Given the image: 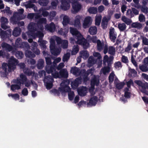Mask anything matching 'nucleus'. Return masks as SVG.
<instances>
[{"instance_id": "obj_4", "label": "nucleus", "mask_w": 148, "mask_h": 148, "mask_svg": "<svg viewBox=\"0 0 148 148\" xmlns=\"http://www.w3.org/2000/svg\"><path fill=\"white\" fill-rule=\"evenodd\" d=\"M27 78L26 75L22 73L20 75L19 77L17 78L16 79H15L14 81V83L20 85H23L25 82L27 81Z\"/></svg>"}, {"instance_id": "obj_21", "label": "nucleus", "mask_w": 148, "mask_h": 148, "mask_svg": "<svg viewBox=\"0 0 148 148\" xmlns=\"http://www.w3.org/2000/svg\"><path fill=\"white\" fill-rule=\"evenodd\" d=\"M44 35L42 32L40 31H38L36 33L35 32L31 36L33 38H35L37 37L39 38V39L42 38Z\"/></svg>"}, {"instance_id": "obj_57", "label": "nucleus", "mask_w": 148, "mask_h": 148, "mask_svg": "<svg viewBox=\"0 0 148 148\" xmlns=\"http://www.w3.org/2000/svg\"><path fill=\"white\" fill-rule=\"evenodd\" d=\"M139 69L143 72H146L148 70V68L146 65H142L140 66Z\"/></svg>"}, {"instance_id": "obj_40", "label": "nucleus", "mask_w": 148, "mask_h": 148, "mask_svg": "<svg viewBox=\"0 0 148 148\" xmlns=\"http://www.w3.org/2000/svg\"><path fill=\"white\" fill-rule=\"evenodd\" d=\"M20 48H23L25 49L28 50L30 48V47L28 42H22Z\"/></svg>"}, {"instance_id": "obj_13", "label": "nucleus", "mask_w": 148, "mask_h": 148, "mask_svg": "<svg viewBox=\"0 0 148 148\" xmlns=\"http://www.w3.org/2000/svg\"><path fill=\"white\" fill-rule=\"evenodd\" d=\"M92 23L91 17L90 16L86 17L83 23V27L84 28H86L89 27Z\"/></svg>"}, {"instance_id": "obj_39", "label": "nucleus", "mask_w": 148, "mask_h": 148, "mask_svg": "<svg viewBox=\"0 0 148 148\" xmlns=\"http://www.w3.org/2000/svg\"><path fill=\"white\" fill-rule=\"evenodd\" d=\"M99 80L96 77H95L91 80V83L93 85H96L97 86H98L99 84Z\"/></svg>"}, {"instance_id": "obj_10", "label": "nucleus", "mask_w": 148, "mask_h": 148, "mask_svg": "<svg viewBox=\"0 0 148 148\" xmlns=\"http://www.w3.org/2000/svg\"><path fill=\"white\" fill-rule=\"evenodd\" d=\"M82 81V79L81 77L76 78L73 81L71 82V85L72 88H77L79 84L81 83Z\"/></svg>"}, {"instance_id": "obj_44", "label": "nucleus", "mask_w": 148, "mask_h": 148, "mask_svg": "<svg viewBox=\"0 0 148 148\" xmlns=\"http://www.w3.org/2000/svg\"><path fill=\"white\" fill-rule=\"evenodd\" d=\"M70 57V53H67L64 54L62 60L63 62H67L69 59Z\"/></svg>"}, {"instance_id": "obj_33", "label": "nucleus", "mask_w": 148, "mask_h": 148, "mask_svg": "<svg viewBox=\"0 0 148 148\" xmlns=\"http://www.w3.org/2000/svg\"><path fill=\"white\" fill-rule=\"evenodd\" d=\"M44 62L43 60L42 59H39L38 61L37 64V67L39 69H41L43 68L44 66Z\"/></svg>"}, {"instance_id": "obj_36", "label": "nucleus", "mask_w": 148, "mask_h": 148, "mask_svg": "<svg viewBox=\"0 0 148 148\" xmlns=\"http://www.w3.org/2000/svg\"><path fill=\"white\" fill-rule=\"evenodd\" d=\"M47 66H46V70L47 71V72L49 73H53V71H56L55 67L54 66H51L50 67Z\"/></svg>"}, {"instance_id": "obj_31", "label": "nucleus", "mask_w": 148, "mask_h": 148, "mask_svg": "<svg viewBox=\"0 0 148 148\" xmlns=\"http://www.w3.org/2000/svg\"><path fill=\"white\" fill-rule=\"evenodd\" d=\"M35 54H36L35 53ZM25 56L27 58H34L36 56L34 53H32V51H30L27 50L25 53Z\"/></svg>"}, {"instance_id": "obj_35", "label": "nucleus", "mask_w": 148, "mask_h": 148, "mask_svg": "<svg viewBox=\"0 0 148 148\" xmlns=\"http://www.w3.org/2000/svg\"><path fill=\"white\" fill-rule=\"evenodd\" d=\"M70 22V18L68 16L65 15L64 16L63 18V21H62V24L64 26L66 25L69 24Z\"/></svg>"}, {"instance_id": "obj_18", "label": "nucleus", "mask_w": 148, "mask_h": 148, "mask_svg": "<svg viewBox=\"0 0 148 148\" xmlns=\"http://www.w3.org/2000/svg\"><path fill=\"white\" fill-rule=\"evenodd\" d=\"M59 75L60 78H67L68 77V73L66 69H63L60 71Z\"/></svg>"}, {"instance_id": "obj_56", "label": "nucleus", "mask_w": 148, "mask_h": 148, "mask_svg": "<svg viewBox=\"0 0 148 148\" xmlns=\"http://www.w3.org/2000/svg\"><path fill=\"white\" fill-rule=\"evenodd\" d=\"M9 97H11L12 98L16 100L17 99H19V96L18 94L16 93L14 94H9L8 95Z\"/></svg>"}, {"instance_id": "obj_26", "label": "nucleus", "mask_w": 148, "mask_h": 148, "mask_svg": "<svg viewBox=\"0 0 148 148\" xmlns=\"http://www.w3.org/2000/svg\"><path fill=\"white\" fill-rule=\"evenodd\" d=\"M38 42L39 43V44L41 48L44 49H46L47 47L45 45L47 43V41L46 40H43L42 38L40 39H38Z\"/></svg>"}, {"instance_id": "obj_58", "label": "nucleus", "mask_w": 148, "mask_h": 148, "mask_svg": "<svg viewBox=\"0 0 148 148\" xmlns=\"http://www.w3.org/2000/svg\"><path fill=\"white\" fill-rule=\"evenodd\" d=\"M45 60L47 64L46 66H49L50 65H51L52 62L50 58L49 57H45Z\"/></svg>"}, {"instance_id": "obj_24", "label": "nucleus", "mask_w": 148, "mask_h": 148, "mask_svg": "<svg viewBox=\"0 0 148 148\" xmlns=\"http://www.w3.org/2000/svg\"><path fill=\"white\" fill-rule=\"evenodd\" d=\"M80 56L84 59H86L89 56V54L87 50H83L80 52Z\"/></svg>"}, {"instance_id": "obj_29", "label": "nucleus", "mask_w": 148, "mask_h": 148, "mask_svg": "<svg viewBox=\"0 0 148 148\" xmlns=\"http://www.w3.org/2000/svg\"><path fill=\"white\" fill-rule=\"evenodd\" d=\"M21 29L18 27H16L14 28L12 32V35L15 37L19 36L21 32Z\"/></svg>"}, {"instance_id": "obj_38", "label": "nucleus", "mask_w": 148, "mask_h": 148, "mask_svg": "<svg viewBox=\"0 0 148 148\" xmlns=\"http://www.w3.org/2000/svg\"><path fill=\"white\" fill-rule=\"evenodd\" d=\"M118 27L120 31L122 32L124 31L126 28V26L124 23H119L118 25Z\"/></svg>"}, {"instance_id": "obj_3", "label": "nucleus", "mask_w": 148, "mask_h": 148, "mask_svg": "<svg viewBox=\"0 0 148 148\" xmlns=\"http://www.w3.org/2000/svg\"><path fill=\"white\" fill-rule=\"evenodd\" d=\"M33 39L31 38H29L28 40V41L29 43H32L30 47V49L36 54L39 55L40 53V52L39 50L37 48L38 44L36 42H33Z\"/></svg>"}, {"instance_id": "obj_5", "label": "nucleus", "mask_w": 148, "mask_h": 148, "mask_svg": "<svg viewBox=\"0 0 148 148\" xmlns=\"http://www.w3.org/2000/svg\"><path fill=\"white\" fill-rule=\"evenodd\" d=\"M76 42L77 44L82 45L84 49H86L89 47V43L88 42L86 39L84 38L82 36V37L77 40Z\"/></svg>"}, {"instance_id": "obj_63", "label": "nucleus", "mask_w": 148, "mask_h": 148, "mask_svg": "<svg viewBox=\"0 0 148 148\" xmlns=\"http://www.w3.org/2000/svg\"><path fill=\"white\" fill-rule=\"evenodd\" d=\"M103 53L106 54L108 51V44H107L104 45L103 47Z\"/></svg>"}, {"instance_id": "obj_7", "label": "nucleus", "mask_w": 148, "mask_h": 148, "mask_svg": "<svg viewBox=\"0 0 148 148\" xmlns=\"http://www.w3.org/2000/svg\"><path fill=\"white\" fill-rule=\"evenodd\" d=\"M70 31L71 34L75 37L77 40L82 36V34L76 28L70 27Z\"/></svg>"}, {"instance_id": "obj_19", "label": "nucleus", "mask_w": 148, "mask_h": 148, "mask_svg": "<svg viewBox=\"0 0 148 148\" xmlns=\"http://www.w3.org/2000/svg\"><path fill=\"white\" fill-rule=\"evenodd\" d=\"M97 62V60L95 59L92 56H90L88 60V65L89 67H90L95 64Z\"/></svg>"}, {"instance_id": "obj_50", "label": "nucleus", "mask_w": 148, "mask_h": 148, "mask_svg": "<svg viewBox=\"0 0 148 148\" xmlns=\"http://www.w3.org/2000/svg\"><path fill=\"white\" fill-rule=\"evenodd\" d=\"M39 3L41 5L43 6H46L48 3V0H39Z\"/></svg>"}, {"instance_id": "obj_9", "label": "nucleus", "mask_w": 148, "mask_h": 148, "mask_svg": "<svg viewBox=\"0 0 148 148\" xmlns=\"http://www.w3.org/2000/svg\"><path fill=\"white\" fill-rule=\"evenodd\" d=\"M134 82L139 87H141L143 91V92L148 95V91L146 90V85L147 82H146L145 83H143L140 80H135L134 81Z\"/></svg>"}, {"instance_id": "obj_53", "label": "nucleus", "mask_w": 148, "mask_h": 148, "mask_svg": "<svg viewBox=\"0 0 148 148\" xmlns=\"http://www.w3.org/2000/svg\"><path fill=\"white\" fill-rule=\"evenodd\" d=\"M68 96L69 100L70 101L72 100L75 96L74 92L72 91L69 92L68 93Z\"/></svg>"}, {"instance_id": "obj_42", "label": "nucleus", "mask_w": 148, "mask_h": 148, "mask_svg": "<svg viewBox=\"0 0 148 148\" xmlns=\"http://www.w3.org/2000/svg\"><path fill=\"white\" fill-rule=\"evenodd\" d=\"M79 48L78 45H74L71 51V54L75 55L79 51Z\"/></svg>"}, {"instance_id": "obj_54", "label": "nucleus", "mask_w": 148, "mask_h": 148, "mask_svg": "<svg viewBox=\"0 0 148 148\" xmlns=\"http://www.w3.org/2000/svg\"><path fill=\"white\" fill-rule=\"evenodd\" d=\"M138 20L140 22H144L145 21V16L143 14H140L138 17Z\"/></svg>"}, {"instance_id": "obj_34", "label": "nucleus", "mask_w": 148, "mask_h": 148, "mask_svg": "<svg viewBox=\"0 0 148 148\" xmlns=\"http://www.w3.org/2000/svg\"><path fill=\"white\" fill-rule=\"evenodd\" d=\"M97 29L95 26H91L89 29V32L91 35H95L97 32Z\"/></svg>"}, {"instance_id": "obj_25", "label": "nucleus", "mask_w": 148, "mask_h": 148, "mask_svg": "<svg viewBox=\"0 0 148 148\" xmlns=\"http://www.w3.org/2000/svg\"><path fill=\"white\" fill-rule=\"evenodd\" d=\"M19 20V17L15 14H14L13 16L10 18V21L11 22L14 24H17Z\"/></svg>"}, {"instance_id": "obj_64", "label": "nucleus", "mask_w": 148, "mask_h": 148, "mask_svg": "<svg viewBox=\"0 0 148 148\" xmlns=\"http://www.w3.org/2000/svg\"><path fill=\"white\" fill-rule=\"evenodd\" d=\"M122 62L125 63H127L128 62V60L127 57L123 56L121 58Z\"/></svg>"}, {"instance_id": "obj_61", "label": "nucleus", "mask_w": 148, "mask_h": 148, "mask_svg": "<svg viewBox=\"0 0 148 148\" xmlns=\"http://www.w3.org/2000/svg\"><path fill=\"white\" fill-rule=\"evenodd\" d=\"M47 21V20L46 18H42L39 19L38 22V24H42V23H46Z\"/></svg>"}, {"instance_id": "obj_14", "label": "nucleus", "mask_w": 148, "mask_h": 148, "mask_svg": "<svg viewBox=\"0 0 148 148\" xmlns=\"http://www.w3.org/2000/svg\"><path fill=\"white\" fill-rule=\"evenodd\" d=\"M82 16L79 15L76 16L75 18L74 22V25L75 27L78 29L81 28V24L80 23V20L82 18Z\"/></svg>"}, {"instance_id": "obj_16", "label": "nucleus", "mask_w": 148, "mask_h": 148, "mask_svg": "<svg viewBox=\"0 0 148 148\" xmlns=\"http://www.w3.org/2000/svg\"><path fill=\"white\" fill-rule=\"evenodd\" d=\"M81 71H80L79 68L76 66L72 67L71 69V72L74 75L77 76L81 75L82 74Z\"/></svg>"}, {"instance_id": "obj_30", "label": "nucleus", "mask_w": 148, "mask_h": 148, "mask_svg": "<svg viewBox=\"0 0 148 148\" xmlns=\"http://www.w3.org/2000/svg\"><path fill=\"white\" fill-rule=\"evenodd\" d=\"M1 46L3 48H5L9 51H11L13 49V48L11 45L4 42H2Z\"/></svg>"}, {"instance_id": "obj_41", "label": "nucleus", "mask_w": 148, "mask_h": 148, "mask_svg": "<svg viewBox=\"0 0 148 148\" xmlns=\"http://www.w3.org/2000/svg\"><path fill=\"white\" fill-rule=\"evenodd\" d=\"M108 53L112 55H114L115 53V49L112 46H110L108 47Z\"/></svg>"}, {"instance_id": "obj_47", "label": "nucleus", "mask_w": 148, "mask_h": 148, "mask_svg": "<svg viewBox=\"0 0 148 148\" xmlns=\"http://www.w3.org/2000/svg\"><path fill=\"white\" fill-rule=\"evenodd\" d=\"M25 7L27 8H33L35 11V8L37 9V7L35 5L32 3L31 2H29L27 4L25 5Z\"/></svg>"}, {"instance_id": "obj_59", "label": "nucleus", "mask_w": 148, "mask_h": 148, "mask_svg": "<svg viewBox=\"0 0 148 148\" xmlns=\"http://www.w3.org/2000/svg\"><path fill=\"white\" fill-rule=\"evenodd\" d=\"M101 20V17L98 16L96 18L95 24L96 25L99 26L100 25Z\"/></svg>"}, {"instance_id": "obj_43", "label": "nucleus", "mask_w": 148, "mask_h": 148, "mask_svg": "<svg viewBox=\"0 0 148 148\" xmlns=\"http://www.w3.org/2000/svg\"><path fill=\"white\" fill-rule=\"evenodd\" d=\"M21 88V86L18 84H12L11 86V90L13 91H14L16 90H18Z\"/></svg>"}, {"instance_id": "obj_17", "label": "nucleus", "mask_w": 148, "mask_h": 148, "mask_svg": "<svg viewBox=\"0 0 148 148\" xmlns=\"http://www.w3.org/2000/svg\"><path fill=\"white\" fill-rule=\"evenodd\" d=\"M98 101V97L96 96H94L91 97L89 100V102L87 105L91 106H95Z\"/></svg>"}, {"instance_id": "obj_20", "label": "nucleus", "mask_w": 148, "mask_h": 148, "mask_svg": "<svg viewBox=\"0 0 148 148\" xmlns=\"http://www.w3.org/2000/svg\"><path fill=\"white\" fill-rule=\"evenodd\" d=\"M49 48L51 53L54 56H57L60 53V51L56 46L50 47Z\"/></svg>"}, {"instance_id": "obj_62", "label": "nucleus", "mask_w": 148, "mask_h": 148, "mask_svg": "<svg viewBox=\"0 0 148 148\" xmlns=\"http://www.w3.org/2000/svg\"><path fill=\"white\" fill-rule=\"evenodd\" d=\"M51 92L53 93L55 95H57L58 96H59L60 95V93L59 91L56 89H54L51 90L50 91Z\"/></svg>"}, {"instance_id": "obj_11", "label": "nucleus", "mask_w": 148, "mask_h": 148, "mask_svg": "<svg viewBox=\"0 0 148 148\" xmlns=\"http://www.w3.org/2000/svg\"><path fill=\"white\" fill-rule=\"evenodd\" d=\"M61 2L62 4L61 7L62 10H66L69 8L70 5L69 0H61Z\"/></svg>"}, {"instance_id": "obj_45", "label": "nucleus", "mask_w": 148, "mask_h": 148, "mask_svg": "<svg viewBox=\"0 0 148 148\" xmlns=\"http://www.w3.org/2000/svg\"><path fill=\"white\" fill-rule=\"evenodd\" d=\"M0 35L1 38L3 40H4L7 38L8 34L5 31L1 30V31Z\"/></svg>"}, {"instance_id": "obj_2", "label": "nucleus", "mask_w": 148, "mask_h": 148, "mask_svg": "<svg viewBox=\"0 0 148 148\" xmlns=\"http://www.w3.org/2000/svg\"><path fill=\"white\" fill-rule=\"evenodd\" d=\"M43 81L47 89H50L52 87L54 79L50 75L45 76Z\"/></svg>"}, {"instance_id": "obj_60", "label": "nucleus", "mask_w": 148, "mask_h": 148, "mask_svg": "<svg viewBox=\"0 0 148 148\" xmlns=\"http://www.w3.org/2000/svg\"><path fill=\"white\" fill-rule=\"evenodd\" d=\"M52 77L57 78H60L59 75V73L58 72L56 71L54 73H52Z\"/></svg>"}, {"instance_id": "obj_46", "label": "nucleus", "mask_w": 148, "mask_h": 148, "mask_svg": "<svg viewBox=\"0 0 148 148\" xmlns=\"http://www.w3.org/2000/svg\"><path fill=\"white\" fill-rule=\"evenodd\" d=\"M61 47L64 49H67L68 45V42L67 40H63L61 44Z\"/></svg>"}, {"instance_id": "obj_23", "label": "nucleus", "mask_w": 148, "mask_h": 148, "mask_svg": "<svg viewBox=\"0 0 148 148\" xmlns=\"http://www.w3.org/2000/svg\"><path fill=\"white\" fill-rule=\"evenodd\" d=\"M46 28L50 32H53L56 29L55 25L53 22H51L49 25L47 26Z\"/></svg>"}, {"instance_id": "obj_48", "label": "nucleus", "mask_w": 148, "mask_h": 148, "mask_svg": "<svg viewBox=\"0 0 148 148\" xmlns=\"http://www.w3.org/2000/svg\"><path fill=\"white\" fill-rule=\"evenodd\" d=\"M22 42L21 38H17L16 40L15 43L16 47L18 48H20Z\"/></svg>"}, {"instance_id": "obj_6", "label": "nucleus", "mask_w": 148, "mask_h": 148, "mask_svg": "<svg viewBox=\"0 0 148 148\" xmlns=\"http://www.w3.org/2000/svg\"><path fill=\"white\" fill-rule=\"evenodd\" d=\"M37 24L34 22H30L28 25V32L27 34L31 36L37 31Z\"/></svg>"}, {"instance_id": "obj_12", "label": "nucleus", "mask_w": 148, "mask_h": 148, "mask_svg": "<svg viewBox=\"0 0 148 148\" xmlns=\"http://www.w3.org/2000/svg\"><path fill=\"white\" fill-rule=\"evenodd\" d=\"M72 6L74 13L78 12L81 10L82 7L81 4L79 2L74 3L73 4H72Z\"/></svg>"}, {"instance_id": "obj_28", "label": "nucleus", "mask_w": 148, "mask_h": 148, "mask_svg": "<svg viewBox=\"0 0 148 148\" xmlns=\"http://www.w3.org/2000/svg\"><path fill=\"white\" fill-rule=\"evenodd\" d=\"M13 52L18 59H21L24 56V54L21 51H14Z\"/></svg>"}, {"instance_id": "obj_51", "label": "nucleus", "mask_w": 148, "mask_h": 148, "mask_svg": "<svg viewBox=\"0 0 148 148\" xmlns=\"http://www.w3.org/2000/svg\"><path fill=\"white\" fill-rule=\"evenodd\" d=\"M115 85L116 88L119 90H120L123 88L125 85V83L124 82H121L119 83H116Z\"/></svg>"}, {"instance_id": "obj_1", "label": "nucleus", "mask_w": 148, "mask_h": 148, "mask_svg": "<svg viewBox=\"0 0 148 148\" xmlns=\"http://www.w3.org/2000/svg\"><path fill=\"white\" fill-rule=\"evenodd\" d=\"M18 60L12 56L9 60L8 64L3 63L2 65V68L4 72L1 71V76L3 77H6L9 73L12 71H14L16 68V65L17 64Z\"/></svg>"}, {"instance_id": "obj_32", "label": "nucleus", "mask_w": 148, "mask_h": 148, "mask_svg": "<svg viewBox=\"0 0 148 148\" xmlns=\"http://www.w3.org/2000/svg\"><path fill=\"white\" fill-rule=\"evenodd\" d=\"M131 26L133 28H136L138 29H140L142 28L143 24L139 22L133 23L132 24Z\"/></svg>"}, {"instance_id": "obj_15", "label": "nucleus", "mask_w": 148, "mask_h": 148, "mask_svg": "<svg viewBox=\"0 0 148 148\" xmlns=\"http://www.w3.org/2000/svg\"><path fill=\"white\" fill-rule=\"evenodd\" d=\"M109 37L111 40L113 42L115 41V40L116 38V34H115L114 32V29L112 28L110 29L109 31Z\"/></svg>"}, {"instance_id": "obj_55", "label": "nucleus", "mask_w": 148, "mask_h": 148, "mask_svg": "<svg viewBox=\"0 0 148 148\" xmlns=\"http://www.w3.org/2000/svg\"><path fill=\"white\" fill-rule=\"evenodd\" d=\"M103 73L105 74L106 73H109L110 71V67L108 66H105L102 68Z\"/></svg>"}, {"instance_id": "obj_8", "label": "nucleus", "mask_w": 148, "mask_h": 148, "mask_svg": "<svg viewBox=\"0 0 148 148\" xmlns=\"http://www.w3.org/2000/svg\"><path fill=\"white\" fill-rule=\"evenodd\" d=\"M68 84H69V81H68ZM68 85L65 84L64 83L63 84V85H62V83L60 85L61 86V87L59 88V90L60 92H68V93L71 91V88L68 86Z\"/></svg>"}, {"instance_id": "obj_27", "label": "nucleus", "mask_w": 148, "mask_h": 148, "mask_svg": "<svg viewBox=\"0 0 148 148\" xmlns=\"http://www.w3.org/2000/svg\"><path fill=\"white\" fill-rule=\"evenodd\" d=\"M78 94L80 96H84L86 94V87H83L78 90Z\"/></svg>"}, {"instance_id": "obj_37", "label": "nucleus", "mask_w": 148, "mask_h": 148, "mask_svg": "<svg viewBox=\"0 0 148 148\" xmlns=\"http://www.w3.org/2000/svg\"><path fill=\"white\" fill-rule=\"evenodd\" d=\"M88 11L90 14H96L97 12V9L95 7H90L88 10Z\"/></svg>"}, {"instance_id": "obj_49", "label": "nucleus", "mask_w": 148, "mask_h": 148, "mask_svg": "<svg viewBox=\"0 0 148 148\" xmlns=\"http://www.w3.org/2000/svg\"><path fill=\"white\" fill-rule=\"evenodd\" d=\"M1 12H3L4 13H6L8 15H11L12 13V11L10 9V8L8 6H6L4 10H1Z\"/></svg>"}, {"instance_id": "obj_52", "label": "nucleus", "mask_w": 148, "mask_h": 148, "mask_svg": "<svg viewBox=\"0 0 148 148\" xmlns=\"http://www.w3.org/2000/svg\"><path fill=\"white\" fill-rule=\"evenodd\" d=\"M126 14L127 16L130 17V18H132L134 16V14L133 13L132 10H131L130 9L127 10Z\"/></svg>"}, {"instance_id": "obj_22", "label": "nucleus", "mask_w": 148, "mask_h": 148, "mask_svg": "<svg viewBox=\"0 0 148 148\" xmlns=\"http://www.w3.org/2000/svg\"><path fill=\"white\" fill-rule=\"evenodd\" d=\"M97 50L99 52H101L103 49V47L104 45V43L101 42L99 40H97Z\"/></svg>"}]
</instances>
